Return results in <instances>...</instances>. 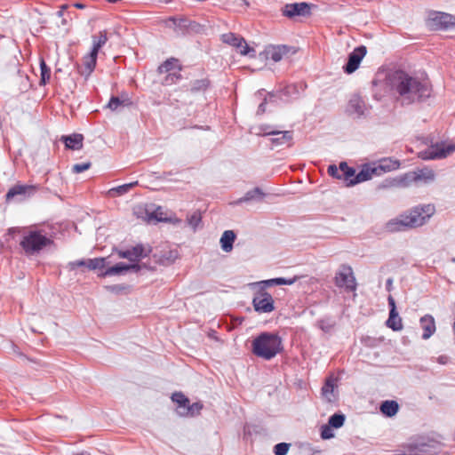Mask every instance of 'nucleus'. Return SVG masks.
Wrapping results in <instances>:
<instances>
[{"mask_svg": "<svg viewBox=\"0 0 455 455\" xmlns=\"http://www.w3.org/2000/svg\"><path fill=\"white\" fill-rule=\"evenodd\" d=\"M16 233H22L20 246L28 255L39 254L56 248L54 235L44 228H10L6 235L13 236Z\"/></svg>", "mask_w": 455, "mask_h": 455, "instance_id": "f257e3e1", "label": "nucleus"}, {"mask_svg": "<svg viewBox=\"0 0 455 455\" xmlns=\"http://www.w3.org/2000/svg\"><path fill=\"white\" fill-rule=\"evenodd\" d=\"M391 89L399 96L403 103L410 104L427 97L430 93L429 83L398 71L389 78Z\"/></svg>", "mask_w": 455, "mask_h": 455, "instance_id": "f03ea898", "label": "nucleus"}, {"mask_svg": "<svg viewBox=\"0 0 455 455\" xmlns=\"http://www.w3.org/2000/svg\"><path fill=\"white\" fill-rule=\"evenodd\" d=\"M435 212L433 204L418 205L390 220L386 223L385 228L390 233L416 228L425 225Z\"/></svg>", "mask_w": 455, "mask_h": 455, "instance_id": "7ed1b4c3", "label": "nucleus"}, {"mask_svg": "<svg viewBox=\"0 0 455 455\" xmlns=\"http://www.w3.org/2000/svg\"><path fill=\"white\" fill-rule=\"evenodd\" d=\"M282 349V339L275 333L263 332L256 337L251 344L252 353L265 360H271Z\"/></svg>", "mask_w": 455, "mask_h": 455, "instance_id": "20e7f679", "label": "nucleus"}, {"mask_svg": "<svg viewBox=\"0 0 455 455\" xmlns=\"http://www.w3.org/2000/svg\"><path fill=\"white\" fill-rule=\"evenodd\" d=\"M439 446V443L435 441H426L423 438L416 439L405 444L408 452L398 455H435Z\"/></svg>", "mask_w": 455, "mask_h": 455, "instance_id": "39448f33", "label": "nucleus"}, {"mask_svg": "<svg viewBox=\"0 0 455 455\" xmlns=\"http://www.w3.org/2000/svg\"><path fill=\"white\" fill-rule=\"evenodd\" d=\"M399 167V162L393 159H383L378 166L371 167L365 165L357 174V181H365L371 179L373 175H379L383 172H389Z\"/></svg>", "mask_w": 455, "mask_h": 455, "instance_id": "423d86ee", "label": "nucleus"}, {"mask_svg": "<svg viewBox=\"0 0 455 455\" xmlns=\"http://www.w3.org/2000/svg\"><path fill=\"white\" fill-rule=\"evenodd\" d=\"M455 152V142H440L432 145L422 156L425 159L445 158Z\"/></svg>", "mask_w": 455, "mask_h": 455, "instance_id": "0eeeda50", "label": "nucleus"}, {"mask_svg": "<svg viewBox=\"0 0 455 455\" xmlns=\"http://www.w3.org/2000/svg\"><path fill=\"white\" fill-rule=\"evenodd\" d=\"M34 185L16 184L12 186L5 195V201L12 202L15 199L22 200L28 196L34 195L36 191Z\"/></svg>", "mask_w": 455, "mask_h": 455, "instance_id": "6e6552de", "label": "nucleus"}, {"mask_svg": "<svg viewBox=\"0 0 455 455\" xmlns=\"http://www.w3.org/2000/svg\"><path fill=\"white\" fill-rule=\"evenodd\" d=\"M252 305L255 311L259 313H270L275 310L274 299L266 291L258 292L252 299Z\"/></svg>", "mask_w": 455, "mask_h": 455, "instance_id": "1a4fd4ad", "label": "nucleus"}, {"mask_svg": "<svg viewBox=\"0 0 455 455\" xmlns=\"http://www.w3.org/2000/svg\"><path fill=\"white\" fill-rule=\"evenodd\" d=\"M310 9L311 4L305 2L287 4L282 9V13L290 19L295 16H309L311 13Z\"/></svg>", "mask_w": 455, "mask_h": 455, "instance_id": "9d476101", "label": "nucleus"}, {"mask_svg": "<svg viewBox=\"0 0 455 455\" xmlns=\"http://www.w3.org/2000/svg\"><path fill=\"white\" fill-rule=\"evenodd\" d=\"M366 47L359 46L355 48L349 55L346 67L344 68L345 72L347 74L354 73L360 66L363 59L366 55Z\"/></svg>", "mask_w": 455, "mask_h": 455, "instance_id": "9b49d317", "label": "nucleus"}, {"mask_svg": "<svg viewBox=\"0 0 455 455\" xmlns=\"http://www.w3.org/2000/svg\"><path fill=\"white\" fill-rule=\"evenodd\" d=\"M222 42L239 49L242 55H247L251 50L244 38L234 33H227L221 36Z\"/></svg>", "mask_w": 455, "mask_h": 455, "instance_id": "f8f14e48", "label": "nucleus"}, {"mask_svg": "<svg viewBox=\"0 0 455 455\" xmlns=\"http://www.w3.org/2000/svg\"><path fill=\"white\" fill-rule=\"evenodd\" d=\"M267 55L275 62L280 61L283 57L295 53L293 47L279 44L270 45L267 48Z\"/></svg>", "mask_w": 455, "mask_h": 455, "instance_id": "ddd939ff", "label": "nucleus"}, {"mask_svg": "<svg viewBox=\"0 0 455 455\" xmlns=\"http://www.w3.org/2000/svg\"><path fill=\"white\" fill-rule=\"evenodd\" d=\"M419 328L422 331V339H429L436 331V323L434 316L429 314L421 316L419 318Z\"/></svg>", "mask_w": 455, "mask_h": 455, "instance_id": "4468645a", "label": "nucleus"}, {"mask_svg": "<svg viewBox=\"0 0 455 455\" xmlns=\"http://www.w3.org/2000/svg\"><path fill=\"white\" fill-rule=\"evenodd\" d=\"M97 58L98 54L92 51L84 56L82 66L78 68L79 74L85 77L90 76L96 68Z\"/></svg>", "mask_w": 455, "mask_h": 455, "instance_id": "2eb2a0df", "label": "nucleus"}, {"mask_svg": "<svg viewBox=\"0 0 455 455\" xmlns=\"http://www.w3.org/2000/svg\"><path fill=\"white\" fill-rule=\"evenodd\" d=\"M132 259V263H118L114 267L108 268L105 272V275H114V274H123L124 272L133 270L135 272L140 269L139 266V258H130Z\"/></svg>", "mask_w": 455, "mask_h": 455, "instance_id": "dca6fc26", "label": "nucleus"}, {"mask_svg": "<svg viewBox=\"0 0 455 455\" xmlns=\"http://www.w3.org/2000/svg\"><path fill=\"white\" fill-rule=\"evenodd\" d=\"M70 267L72 269L86 267L89 269H102L105 267V258H93L88 259H82L71 262Z\"/></svg>", "mask_w": 455, "mask_h": 455, "instance_id": "f3484780", "label": "nucleus"}, {"mask_svg": "<svg viewBox=\"0 0 455 455\" xmlns=\"http://www.w3.org/2000/svg\"><path fill=\"white\" fill-rule=\"evenodd\" d=\"M202 28V25L197 23L196 21L190 20L185 16L179 17L177 27L174 28L176 32H180L182 34L188 33L189 30L199 32Z\"/></svg>", "mask_w": 455, "mask_h": 455, "instance_id": "a211bd4d", "label": "nucleus"}, {"mask_svg": "<svg viewBox=\"0 0 455 455\" xmlns=\"http://www.w3.org/2000/svg\"><path fill=\"white\" fill-rule=\"evenodd\" d=\"M352 293V297H355L356 282L353 271L349 267H343V289Z\"/></svg>", "mask_w": 455, "mask_h": 455, "instance_id": "6ab92c4d", "label": "nucleus"}, {"mask_svg": "<svg viewBox=\"0 0 455 455\" xmlns=\"http://www.w3.org/2000/svg\"><path fill=\"white\" fill-rule=\"evenodd\" d=\"M267 134H273L270 141L273 146L288 145L290 146L292 140V132L290 131L285 132H266Z\"/></svg>", "mask_w": 455, "mask_h": 455, "instance_id": "aec40b11", "label": "nucleus"}, {"mask_svg": "<svg viewBox=\"0 0 455 455\" xmlns=\"http://www.w3.org/2000/svg\"><path fill=\"white\" fill-rule=\"evenodd\" d=\"M341 427V414L335 413L329 419V425H325L322 427L321 436L323 439H329L333 436L331 427L339 428Z\"/></svg>", "mask_w": 455, "mask_h": 455, "instance_id": "412c9836", "label": "nucleus"}, {"mask_svg": "<svg viewBox=\"0 0 455 455\" xmlns=\"http://www.w3.org/2000/svg\"><path fill=\"white\" fill-rule=\"evenodd\" d=\"M132 104V101L127 94H122L121 97L112 96L107 105V107L112 110L116 111L124 107H129Z\"/></svg>", "mask_w": 455, "mask_h": 455, "instance_id": "4be33fe9", "label": "nucleus"}, {"mask_svg": "<svg viewBox=\"0 0 455 455\" xmlns=\"http://www.w3.org/2000/svg\"><path fill=\"white\" fill-rule=\"evenodd\" d=\"M62 140L67 148L79 150L83 148L84 136L80 133H74L69 136H63Z\"/></svg>", "mask_w": 455, "mask_h": 455, "instance_id": "5701e85b", "label": "nucleus"}, {"mask_svg": "<svg viewBox=\"0 0 455 455\" xmlns=\"http://www.w3.org/2000/svg\"><path fill=\"white\" fill-rule=\"evenodd\" d=\"M149 253H151L149 246L146 247L142 243H138L131 249L119 251L118 256H148Z\"/></svg>", "mask_w": 455, "mask_h": 455, "instance_id": "b1692460", "label": "nucleus"}, {"mask_svg": "<svg viewBox=\"0 0 455 455\" xmlns=\"http://www.w3.org/2000/svg\"><path fill=\"white\" fill-rule=\"evenodd\" d=\"M92 47L91 51L94 52L95 53L98 54L100 50L101 49V47H103L108 40V31L107 30L100 31L98 34L93 35L92 36Z\"/></svg>", "mask_w": 455, "mask_h": 455, "instance_id": "393cba45", "label": "nucleus"}, {"mask_svg": "<svg viewBox=\"0 0 455 455\" xmlns=\"http://www.w3.org/2000/svg\"><path fill=\"white\" fill-rule=\"evenodd\" d=\"M235 239V234L233 230L224 231L220 238V244L225 252H230L232 251Z\"/></svg>", "mask_w": 455, "mask_h": 455, "instance_id": "a878e982", "label": "nucleus"}, {"mask_svg": "<svg viewBox=\"0 0 455 455\" xmlns=\"http://www.w3.org/2000/svg\"><path fill=\"white\" fill-rule=\"evenodd\" d=\"M386 323L388 328L395 331H400L403 328V320L397 311L393 310V313H389V316Z\"/></svg>", "mask_w": 455, "mask_h": 455, "instance_id": "bb28decb", "label": "nucleus"}, {"mask_svg": "<svg viewBox=\"0 0 455 455\" xmlns=\"http://www.w3.org/2000/svg\"><path fill=\"white\" fill-rule=\"evenodd\" d=\"M264 196L265 194L259 188H255L247 191L245 195L243 197L237 199L234 204H241L243 203L249 202L257 198L261 199L264 197Z\"/></svg>", "mask_w": 455, "mask_h": 455, "instance_id": "cd10ccee", "label": "nucleus"}, {"mask_svg": "<svg viewBox=\"0 0 455 455\" xmlns=\"http://www.w3.org/2000/svg\"><path fill=\"white\" fill-rule=\"evenodd\" d=\"M338 379L329 378L326 380L325 385L322 388L323 395L329 401L331 402L333 398L334 389L338 387Z\"/></svg>", "mask_w": 455, "mask_h": 455, "instance_id": "c85d7f7f", "label": "nucleus"}, {"mask_svg": "<svg viewBox=\"0 0 455 455\" xmlns=\"http://www.w3.org/2000/svg\"><path fill=\"white\" fill-rule=\"evenodd\" d=\"M348 108L352 112L362 115L365 109V104L360 96L355 95L349 100Z\"/></svg>", "mask_w": 455, "mask_h": 455, "instance_id": "c756f323", "label": "nucleus"}, {"mask_svg": "<svg viewBox=\"0 0 455 455\" xmlns=\"http://www.w3.org/2000/svg\"><path fill=\"white\" fill-rule=\"evenodd\" d=\"M138 184L137 181L123 184L121 186H117L116 188H112L108 190L109 196L116 197L123 196L128 193L132 188H134Z\"/></svg>", "mask_w": 455, "mask_h": 455, "instance_id": "7c9ffc66", "label": "nucleus"}, {"mask_svg": "<svg viewBox=\"0 0 455 455\" xmlns=\"http://www.w3.org/2000/svg\"><path fill=\"white\" fill-rule=\"evenodd\" d=\"M398 409L399 405L395 401H385L380 406V411L387 417L395 416Z\"/></svg>", "mask_w": 455, "mask_h": 455, "instance_id": "2f4dec72", "label": "nucleus"}, {"mask_svg": "<svg viewBox=\"0 0 455 455\" xmlns=\"http://www.w3.org/2000/svg\"><path fill=\"white\" fill-rule=\"evenodd\" d=\"M203 409V404L201 403H194L192 404L188 405L186 411H178L179 414L182 417H193L200 414L201 410Z\"/></svg>", "mask_w": 455, "mask_h": 455, "instance_id": "473e14b6", "label": "nucleus"}, {"mask_svg": "<svg viewBox=\"0 0 455 455\" xmlns=\"http://www.w3.org/2000/svg\"><path fill=\"white\" fill-rule=\"evenodd\" d=\"M40 71H41V75H40L39 84L45 85L46 84L49 83V81L51 79L52 72H51V68L47 66V64L44 59L40 60Z\"/></svg>", "mask_w": 455, "mask_h": 455, "instance_id": "72a5a7b5", "label": "nucleus"}, {"mask_svg": "<svg viewBox=\"0 0 455 455\" xmlns=\"http://www.w3.org/2000/svg\"><path fill=\"white\" fill-rule=\"evenodd\" d=\"M300 276H293L291 278H283V277H278V278H273L269 280H266L262 282L267 286L271 285H283V284H293Z\"/></svg>", "mask_w": 455, "mask_h": 455, "instance_id": "f704fd0d", "label": "nucleus"}, {"mask_svg": "<svg viewBox=\"0 0 455 455\" xmlns=\"http://www.w3.org/2000/svg\"><path fill=\"white\" fill-rule=\"evenodd\" d=\"M172 400L178 405L179 411H186L189 400L188 397L185 396V395L181 392H175L172 395Z\"/></svg>", "mask_w": 455, "mask_h": 455, "instance_id": "c9c22d12", "label": "nucleus"}, {"mask_svg": "<svg viewBox=\"0 0 455 455\" xmlns=\"http://www.w3.org/2000/svg\"><path fill=\"white\" fill-rule=\"evenodd\" d=\"M178 63L179 60L177 59L170 58L158 67L157 71L160 74L171 73L172 70L180 66Z\"/></svg>", "mask_w": 455, "mask_h": 455, "instance_id": "e433bc0d", "label": "nucleus"}, {"mask_svg": "<svg viewBox=\"0 0 455 455\" xmlns=\"http://www.w3.org/2000/svg\"><path fill=\"white\" fill-rule=\"evenodd\" d=\"M181 69V66H179L176 72L168 73L163 81V84L168 86L180 82L182 79Z\"/></svg>", "mask_w": 455, "mask_h": 455, "instance_id": "4c0bfd02", "label": "nucleus"}, {"mask_svg": "<svg viewBox=\"0 0 455 455\" xmlns=\"http://www.w3.org/2000/svg\"><path fill=\"white\" fill-rule=\"evenodd\" d=\"M210 86V80L207 78L197 79L191 83L190 92H204Z\"/></svg>", "mask_w": 455, "mask_h": 455, "instance_id": "58836bf2", "label": "nucleus"}, {"mask_svg": "<svg viewBox=\"0 0 455 455\" xmlns=\"http://www.w3.org/2000/svg\"><path fill=\"white\" fill-rule=\"evenodd\" d=\"M343 174H344L345 180L347 182V186H352V185H355V184L360 182V181H357V175L355 176V180L352 179L355 176V171L352 168H349L348 166H347V164L344 163H343Z\"/></svg>", "mask_w": 455, "mask_h": 455, "instance_id": "ea45409f", "label": "nucleus"}, {"mask_svg": "<svg viewBox=\"0 0 455 455\" xmlns=\"http://www.w3.org/2000/svg\"><path fill=\"white\" fill-rule=\"evenodd\" d=\"M188 224L196 230L202 222V215L199 211L194 212L187 216Z\"/></svg>", "mask_w": 455, "mask_h": 455, "instance_id": "a19ab883", "label": "nucleus"}, {"mask_svg": "<svg viewBox=\"0 0 455 455\" xmlns=\"http://www.w3.org/2000/svg\"><path fill=\"white\" fill-rule=\"evenodd\" d=\"M435 173L432 170L423 169L417 172L416 180L423 182H430L434 180Z\"/></svg>", "mask_w": 455, "mask_h": 455, "instance_id": "79ce46f5", "label": "nucleus"}, {"mask_svg": "<svg viewBox=\"0 0 455 455\" xmlns=\"http://www.w3.org/2000/svg\"><path fill=\"white\" fill-rule=\"evenodd\" d=\"M290 449V443H280L274 447V452L275 455H286Z\"/></svg>", "mask_w": 455, "mask_h": 455, "instance_id": "37998d69", "label": "nucleus"}, {"mask_svg": "<svg viewBox=\"0 0 455 455\" xmlns=\"http://www.w3.org/2000/svg\"><path fill=\"white\" fill-rule=\"evenodd\" d=\"M339 169L341 170V163H339V166L336 164H331L328 166L327 173L329 176L339 180L341 179V175L339 173Z\"/></svg>", "mask_w": 455, "mask_h": 455, "instance_id": "c03bdc74", "label": "nucleus"}, {"mask_svg": "<svg viewBox=\"0 0 455 455\" xmlns=\"http://www.w3.org/2000/svg\"><path fill=\"white\" fill-rule=\"evenodd\" d=\"M91 167V163H82V164H76L72 167V171L74 173H81L86 170H88Z\"/></svg>", "mask_w": 455, "mask_h": 455, "instance_id": "a18cd8bd", "label": "nucleus"}, {"mask_svg": "<svg viewBox=\"0 0 455 455\" xmlns=\"http://www.w3.org/2000/svg\"><path fill=\"white\" fill-rule=\"evenodd\" d=\"M178 20H179V18L171 16L164 20V24L166 27H169V28H172V26H174L176 28L177 24H178Z\"/></svg>", "mask_w": 455, "mask_h": 455, "instance_id": "49530a36", "label": "nucleus"}, {"mask_svg": "<svg viewBox=\"0 0 455 455\" xmlns=\"http://www.w3.org/2000/svg\"><path fill=\"white\" fill-rule=\"evenodd\" d=\"M267 100H264L259 105L257 115H263L266 112Z\"/></svg>", "mask_w": 455, "mask_h": 455, "instance_id": "de8ad7c7", "label": "nucleus"}, {"mask_svg": "<svg viewBox=\"0 0 455 455\" xmlns=\"http://www.w3.org/2000/svg\"><path fill=\"white\" fill-rule=\"evenodd\" d=\"M388 305L390 307V312L389 313H393V310L394 311H397L396 310V306H395V299H394V298L392 296L388 297Z\"/></svg>", "mask_w": 455, "mask_h": 455, "instance_id": "09e8293b", "label": "nucleus"}, {"mask_svg": "<svg viewBox=\"0 0 455 455\" xmlns=\"http://www.w3.org/2000/svg\"><path fill=\"white\" fill-rule=\"evenodd\" d=\"M261 134L263 136H268L269 134H267L266 132H275L274 130H271L270 126L265 125L261 126L260 128Z\"/></svg>", "mask_w": 455, "mask_h": 455, "instance_id": "8fccbe9b", "label": "nucleus"}, {"mask_svg": "<svg viewBox=\"0 0 455 455\" xmlns=\"http://www.w3.org/2000/svg\"><path fill=\"white\" fill-rule=\"evenodd\" d=\"M68 8V4H63L60 6V11H58L57 14L59 17H62L64 15V12Z\"/></svg>", "mask_w": 455, "mask_h": 455, "instance_id": "3c124183", "label": "nucleus"}, {"mask_svg": "<svg viewBox=\"0 0 455 455\" xmlns=\"http://www.w3.org/2000/svg\"><path fill=\"white\" fill-rule=\"evenodd\" d=\"M108 289L112 291H119L121 290H124V288L120 287V286H111V287H108Z\"/></svg>", "mask_w": 455, "mask_h": 455, "instance_id": "603ef678", "label": "nucleus"}, {"mask_svg": "<svg viewBox=\"0 0 455 455\" xmlns=\"http://www.w3.org/2000/svg\"><path fill=\"white\" fill-rule=\"evenodd\" d=\"M440 19H441V20H443V21H444V22H447V21H448V20H451V16H449V15H447V14H441V15H440Z\"/></svg>", "mask_w": 455, "mask_h": 455, "instance_id": "864d4df0", "label": "nucleus"}, {"mask_svg": "<svg viewBox=\"0 0 455 455\" xmlns=\"http://www.w3.org/2000/svg\"><path fill=\"white\" fill-rule=\"evenodd\" d=\"M74 7H76L77 9H84L86 7V5L82 3H76V4H74Z\"/></svg>", "mask_w": 455, "mask_h": 455, "instance_id": "5fc2aeb1", "label": "nucleus"}, {"mask_svg": "<svg viewBox=\"0 0 455 455\" xmlns=\"http://www.w3.org/2000/svg\"><path fill=\"white\" fill-rule=\"evenodd\" d=\"M166 259L169 260V263H173V260H170L171 259L170 257H167Z\"/></svg>", "mask_w": 455, "mask_h": 455, "instance_id": "6e6d98bb", "label": "nucleus"}, {"mask_svg": "<svg viewBox=\"0 0 455 455\" xmlns=\"http://www.w3.org/2000/svg\"><path fill=\"white\" fill-rule=\"evenodd\" d=\"M80 455H84V454H80Z\"/></svg>", "mask_w": 455, "mask_h": 455, "instance_id": "4d7b16f0", "label": "nucleus"}]
</instances>
